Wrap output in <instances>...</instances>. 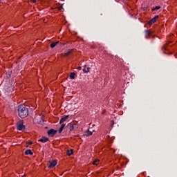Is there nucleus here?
I'll return each mask as SVG.
<instances>
[{"label": "nucleus", "mask_w": 177, "mask_h": 177, "mask_svg": "<svg viewBox=\"0 0 177 177\" xmlns=\"http://www.w3.org/2000/svg\"><path fill=\"white\" fill-rule=\"evenodd\" d=\"M145 38L147 39V38H149V37H151V34L152 32H150V30H145Z\"/></svg>", "instance_id": "0eeeda50"}, {"label": "nucleus", "mask_w": 177, "mask_h": 177, "mask_svg": "<svg viewBox=\"0 0 177 177\" xmlns=\"http://www.w3.org/2000/svg\"><path fill=\"white\" fill-rule=\"evenodd\" d=\"M30 1H31V2H33V3L37 2V0H30Z\"/></svg>", "instance_id": "4be33fe9"}, {"label": "nucleus", "mask_w": 177, "mask_h": 177, "mask_svg": "<svg viewBox=\"0 0 177 177\" xmlns=\"http://www.w3.org/2000/svg\"><path fill=\"white\" fill-rule=\"evenodd\" d=\"M28 145H32V141H30V142H28Z\"/></svg>", "instance_id": "b1692460"}, {"label": "nucleus", "mask_w": 177, "mask_h": 177, "mask_svg": "<svg viewBox=\"0 0 177 177\" xmlns=\"http://www.w3.org/2000/svg\"><path fill=\"white\" fill-rule=\"evenodd\" d=\"M18 115L20 118H26L28 117V109L24 105H19L18 106Z\"/></svg>", "instance_id": "f257e3e1"}, {"label": "nucleus", "mask_w": 177, "mask_h": 177, "mask_svg": "<svg viewBox=\"0 0 177 177\" xmlns=\"http://www.w3.org/2000/svg\"><path fill=\"white\" fill-rule=\"evenodd\" d=\"M16 125L18 131H24L26 129V126L23 124V122H17Z\"/></svg>", "instance_id": "f03ea898"}, {"label": "nucleus", "mask_w": 177, "mask_h": 177, "mask_svg": "<svg viewBox=\"0 0 177 177\" xmlns=\"http://www.w3.org/2000/svg\"><path fill=\"white\" fill-rule=\"evenodd\" d=\"M96 162H97V160L93 161V165H97V164Z\"/></svg>", "instance_id": "aec40b11"}, {"label": "nucleus", "mask_w": 177, "mask_h": 177, "mask_svg": "<svg viewBox=\"0 0 177 177\" xmlns=\"http://www.w3.org/2000/svg\"><path fill=\"white\" fill-rule=\"evenodd\" d=\"M71 55V50H68L65 53V56H70Z\"/></svg>", "instance_id": "f3484780"}, {"label": "nucleus", "mask_w": 177, "mask_h": 177, "mask_svg": "<svg viewBox=\"0 0 177 177\" xmlns=\"http://www.w3.org/2000/svg\"><path fill=\"white\" fill-rule=\"evenodd\" d=\"M70 78H71V80H75V73H74V72L71 73Z\"/></svg>", "instance_id": "ddd939ff"}, {"label": "nucleus", "mask_w": 177, "mask_h": 177, "mask_svg": "<svg viewBox=\"0 0 177 177\" xmlns=\"http://www.w3.org/2000/svg\"><path fill=\"white\" fill-rule=\"evenodd\" d=\"M57 165V162L56 161V160H50L48 163V168H55V167H56Z\"/></svg>", "instance_id": "20e7f679"}, {"label": "nucleus", "mask_w": 177, "mask_h": 177, "mask_svg": "<svg viewBox=\"0 0 177 177\" xmlns=\"http://www.w3.org/2000/svg\"><path fill=\"white\" fill-rule=\"evenodd\" d=\"M56 133H57V130L54 129H50L47 131V135H48L50 138H53Z\"/></svg>", "instance_id": "7ed1b4c3"}, {"label": "nucleus", "mask_w": 177, "mask_h": 177, "mask_svg": "<svg viewBox=\"0 0 177 177\" xmlns=\"http://www.w3.org/2000/svg\"><path fill=\"white\" fill-rule=\"evenodd\" d=\"M66 154L67 156H68V157H70V156L73 154V149H68L66 151Z\"/></svg>", "instance_id": "4468645a"}, {"label": "nucleus", "mask_w": 177, "mask_h": 177, "mask_svg": "<svg viewBox=\"0 0 177 177\" xmlns=\"http://www.w3.org/2000/svg\"><path fill=\"white\" fill-rule=\"evenodd\" d=\"M38 141L41 142V143H46V142H49V138L46 137H42Z\"/></svg>", "instance_id": "423d86ee"}, {"label": "nucleus", "mask_w": 177, "mask_h": 177, "mask_svg": "<svg viewBox=\"0 0 177 177\" xmlns=\"http://www.w3.org/2000/svg\"><path fill=\"white\" fill-rule=\"evenodd\" d=\"M59 44V41H55V42H53L50 46L52 49H53V48H55L56 46V45H57Z\"/></svg>", "instance_id": "f8f14e48"}, {"label": "nucleus", "mask_w": 177, "mask_h": 177, "mask_svg": "<svg viewBox=\"0 0 177 177\" xmlns=\"http://www.w3.org/2000/svg\"><path fill=\"white\" fill-rule=\"evenodd\" d=\"M159 9H161V6H156L155 8H153L151 10L152 12H154V10H159Z\"/></svg>", "instance_id": "2eb2a0df"}, {"label": "nucleus", "mask_w": 177, "mask_h": 177, "mask_svg": "<svg viewBox=\"0 0 177 177\" xmlns=\"http://www.w3.org/2000/svg\"><path fill=\"white\" fill-rule=\"evenodd\" d=\"M158 17H160V16L156 15L153 18H152L149 22L148 24H154V23H156L157 21V19H158Z\"/></svg>", "instance_id": "39448f33"}, {"label": "nucleus", "mask_w": 177, "mask_h": 177, "mask_svg": "<svg viewBox=\"0 0 177 177\" xmlns=\"http://www.w3.org/2000/svg\"><path fill=\"white\" fill-rule=\"evenodd\" d=\"M68 117L69 115L63 116L59 120V124H63V122H65V121H67V118H68Z\"/></svg>", "instance_id": "6e6552de"}, {"label": "nucleus", "mask_w": 177, "mask_h": 177, "mask_svg": "<svg viewBox=\"0 0 177 177\" xmlns=\"http://www.w3.org/2000/svg\"><path fill=\"white\" fill-rule=\"evenodd\" d=\"M1 2H2V0H0V3H1Z\"/></svg>", "instance_id": "a878e982"}, {"label": "nucleus", "mask_w": 177, "mask_h": 177, "mask_svg": "<svg viewBox=\"0 0 177 177\" xmlns=\"http://www.w3.org/2000/svg\"><path fill=\"white\" fill-rule=\"evenodd\" d=\"M78 70H81V67H79V68H78Z\"/></svg>", "instance_id": "393cba45"}, {"label": "nucleus", "mask_w": 177, "mask_h": 177, "mask_svg": "<svg viewBox=\"0 0 177 177\" xmlns=\"http://www.w3.org/2000/svg\"><path fill=\"white\" fill-rule=\"evenodd\" d=\"M26 147H28V145H26Z\"/></svg>", "instance_id": "bb28decb"}, {"label": "nucleus", "mask_w": 177, "mask_h": 177, "mask_svg": "<svg viewBox=\"0 0 177 177\" xmlns=\"http://www.w3.org/2000/svg\"><path fill=\"white\" fill-rule=\"evenodd\" d=\"M62 9H63V6L59 7V10H62Z\"/></svg>", "instance_id": "412c9836"}, {"label": "nucleus", "mask_w": 177, "mask_h": 177, "mask_svg": "<svg viewBox=\"0 0 177 177\" xmlns=\"http://www.w3.org/2000/svg\"><path fill=\"white\" fill-rule=\"evenodd\" d=\"M162 49H165V50H167V48H165V46L162 47Z\"/></svg>", "instance_id": "5701e85b"}, {"label": "nucleus", "mask_w": 177, "mask_h": 177, "mask_svg": "<svg viewBox=\"0 0 177 177\" xmlns=\"http://www.w3.org/2000/svg\"><path fill=\"white\" fill-rule=\"evenodd\" d=\"M89 70H91V68L86 67V65H85L84 66L83 72L84 73V74H88V73H89Z\"/></svg>", "instance_id": "1a4fd4ad"}, {"label": "nucleus", "mask_w": 177, "mask_h": 177, "mask_svg": "<svg viewBox=\"0 0 177 177\" xmlns=\"http://www.w3.org/2000/svg\"><path fill=\"white\" fill-rule=\"evenodd\" d=\"M91 135H92V131H88L86 133V136H91Z\"/></svg>", "instance_id": "a211bd4d"}, {"label": "nucleus", "mask_w": 177, "mask_h": 177, "mask_svg": "<svg viewBox=\"0 0 177 177\" xmlns=\"http://www.w3.org/2000/svg\"><path fill=\"white\" fill-rule=\"evenodd\" d=\"M66 127V124H62L60 127V128L58 129L59 133H62L63 132V129H64V127Z\"/></svg>", "instance_id": "9b49d317"}, {"label": "nucleus", "mask_w": 177, "mask_h": 177, "mask_svg": "<svg viewBox=\"0 0 177 177\" xmlns=\"http://www.w3.org/2000/svg\"><path fill=\"white\" fill-rule=\"evenodd\" d=\"M6 78H10V73H6Z\"/></svg>", "instance_id": "6ab92c4d"}, {"label": "nucleus", "mask_w": 177, "mask_h": 177, "mask_svg": "<svg viewBox=\"0 0 177 177\" xmlns=\"http://www.w3.org/2000/svg\"><path fill=\"white\" fill-rule=\"evenodd\" d=\"M25 154L26 156H32L34 153L32 152V151H31V149H28L25 151Z\"/></svg>", "instance_id": "9d476101"}, {"label": "nucleus", "mask_w": 177, "mask_h": 177, "mask_svg": "<svg viewBox=\"0 0 177 177\" xmlns=\"http://www.w3.org/2000/svg\"><path fill=\"white\" fill-rule=\"evenodd\" d=\"M74 129V125L73 124H71L69 125V130L73 131Z\"/></svg>", "instance_id": "dca6fc26"}]
</instances>
